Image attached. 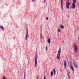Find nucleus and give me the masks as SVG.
Wrapping results in <instances>:
<instances>
[{
    "label": "nucleus",
    "instance_id": "obj_5",
    "mask_svg": "<svg viewBox=\"0 0 79 79\" xmlns=\"http://www.w3.org/2000/svg\"><path fill=\"white\" fill-rule=\"evenodd\" d=\"M35 67H37V57H36L35 60Z\"/></svg>",
    "mask_w": 79,
    "mask_h": 79
},
{
    "label": "nucleus",
    "instance_id": "obj_13",
    "mask_svg": "<svg viewBox=\"0 0 79 79\" xmlns=\"http://www.w3.org/2000/svg\"><path fill=\"white\" fill-rule=\"evenodd\" d=\"M73 4H75V3H76V0H73Z\"/></svg>",
    "mask_w": 79,
    "mask_h": 79
},
{
    "label": "nucleus",
    "instance_id": "obj_8",
    "mask_svg": "<svg viewBox=\"0 0 79 79\" xmlns=\"http://www.w3.org/2000/svg\"><path fill=\"white\" fill-rule=\"evenodd\" d=\"M64 67L65 68H66V61L65 60H64Z\"/></svg>",
    "mask_w": 79,
    "mask_h": 79
},
{
    "label": "nucleus",
    "instance_id": "obj_6",
    "mask_svg": "<svg viewBox=\"0 0 79 79\" xmlns=\"http://www.w3.org/2000/svg\"><path fill=\"white\" fill-rule=\"evenodd\" d=\"M72 9H75V8H76V5H75V4H72Z\"/></svg>",
    "mask_w": 79,
    "mask_h": 79
},
{
    "label": "nucleus",
    "instance_id": "obj_3",
    "mask_svg": "<svg viewBox=\"0 0 79 79\" xmlns=\"http://www.w3.org/2000/svg\"><path fill=\"white\" fill-rule=\"evenodd\" d=\"M66 8L67 9H69V6L70 5V2H68V3H66Z\"/></svg>",
    "mask_w": 79,
    "mask_h": 79
},
{
    "label": "nucleus",
    "instance_id": "obj_7",
    "mask_svg": "<svg viewBox=\"0 0 79 79\" xmlns=\"http://www.w3.org/2000/svg\"><path fill=\"white\" fill-rule=\"evenodd\" d=\"M70 64H71V66H70V68L71 69H72V71H74V68H73V67L72 65V64H71V63H70Z\"/></svg>",
    "mask_w": 79,
    "mask_h": 79
},
{
    "label": "nucleus",
    "instance_id": "obj_21",
    "mask_svg": "<svg viewBox=\"0 0 79 79\" xmlns=\"http://www.w3.org/2000/svg\"><path fill=\"white\" fill-rule=\"evenodd\" d=\"M58 32H60V29H58Z\"/></svg>",
    "mask_w": 79,
    "mask_h": 79
},
{
    "label": "nucleus",
    "instance_id": "obj_15",
    "mask_svg": "<svg viewBox=\"0 0 79 79\" xmlns=\"http://www.w3.org/2000/svg\"><path fill=\"white\" fill-rule=\"evenodd\" d=\"M0 27L2 29V30H4V28H3V26H0Z\"/></svg>",
    "mask_w": 79,
    "mask_h": 79
},
{
    "label": "nucleus",
    "instance_id": "obj_22",
    "mask_svg": "<svg viewBox=\"0 0 79 79\" xmlns=\"http://www.w3.org/2000/svg\"><path fill=\"white\" fill-rule=\"evenodd\" d=\"M46 19L47 20H48V17H47Z\"/></svg>",
    "mask_w": 79,
    "mask_h": 79
},
{
    "label": "nucleus",
    "instance_id": "obj_2",
    "mask_svg": "<svg viewBox=\"0 0 79 79\" xmlns=\"http://www.w3.org/2000/svg\"><path fill=\"white\" fill-rule=\"evenodd\" d=\"M77 50H78V48L77 47V46L75 44H74V51L76 53H77Z\"/></svg>",
    "mask_w": 79,
    "mask_h": 79
},
{
    "label": "nucleus",
    "instance_id": "obj_14",
    "mask_svg": "<svg viewBox=\"0 0 79 79\" xmlns=\"http://www.w3.org/2000/svg\"><path fill=\"white\" fill-rule=\"evenodd\" d=\"M53 73L52 71H51V77H52L53 76Z\"/></svg>",
    "mask_w": 79,
    "mask_h": 79
},
{
    "label": "nucleus",
    "instance_id": "obj_17",
    "mask_svg": "<svg viewBox=\"0 0 79 79\" xmlns=\"http://www.w3.org/2000/svg\"><path fill=\"white\" fill-rule=\"evenodd\" d=\"M24 79H25V78H26V72H24Z\"/></svg>",
    "mask_w": 79,
    "mask_h": 79
},
{
    "label": "nucleus",
    "instance_id": "obj_1",
    "mask_svg": "<svg viewBox=\"0 0 79 79\" xmlns=\"http://www.w3.org/2000/svg\"><path fill=\"white\" fill-rule=\"evenodd\" d=\"M60 55H61V48H60L57 56V58L58 60H60Z\"/></svg>",
    "mask_w": 79,
    "mask_h": 79
},
{
    "label": "nucleus",
    "instance_id": "obj_26",
    "mask_svg": "<svg viewBox=\"0 0 79 79\" xmlns=\"http://www.w3.org/2000/svg\"><path fill=\"white\" fill-rule=\"evenodd\" d=\"M44 3H45V1H44Z\"/></svg>",
    "mask_w": 79,
    "mask_h": 79
},
{
    "label": "nucleus",
    "instance_id": "obj_19",
    "mask_svg": "<svg viewBox=\"0 0 79 79\" xmlns=\"http://www.w3.org/2000/svg\"><path fill=\"white\" fill-rule=\"evenodd\" d=\"M47 50H48L47 47H46V52H47Z\"/></svg>",
    "mask_w": 79,
    "mask_h": 79
},
{
    "label": "nucleus",
    "instance_id": "obj_23",
    "mask_svg": "<svg viewBox=\"0 0 79 79\" xmlns=\"http://www.w3.org/2000/svg\"><path fill=\"white\" fill-rule=\"evenodd\" d=\"M40 37H41V39H42V36L41 35V36H40Z\"/></svg>",
    "mask_w": 79,
    "mask_h": 79
},
{
    "label": "nucleus",
    "instance_id": "obj_24",
    "mask_svg": "<svg viewBox=\"0 0 79 79\" xmlns=\"http://www.w3.org/2000/svg\"><path fill=\"white\" fill-rule=\"evenodd\" d=\"M44 79H46V78H45V77H44Z\"/></svg>",
    "mask_w": 79,
    "mask_h": 79
},
{
    "label": "nucleus",
    "instance_id": "obj_16",
    "mask_svg": "<svg viewBox=\"0 0 79 79\" xmlns=\"http://www.w3.org/2000/svg\"><path fill=\"white\" fill-rule=\"evenodd\" d=\"M53 71H54V75H55L56 74V71H55V69H53Z\"/></svg>",
    "mask_w": 79,
    "mask_h": 79
},
{
    "label": "nucleus",
    "instance_id": "obj_11",
    "mask_svg": "<svg viewBox=\"0 0 79 79\" xmlns=\"http://www.w3.org/2000/svg\"><path fill=\"white\" fill-rule=\"evenodd\" d=\"M73 64L74 65V67H75V68H77V64H75L74 63Z\"/></svg>",
    "mask_w": 79,
    "mask_h": 79
},
{
    "label": "nucleus",
    "instance_id": "obj_18",
    "mask_svg": "<svg viewBox=\"0 0 79 79\" xmlns=\"http://www.w3.org/2000/svg\"><path fill=\"white\" fill-rule=\"evenodd\" d=\"M61 29H64V26H62L61 27Z\"/></svg>",
    "mask_w": 79,
    "mask_h": 79
},
{
    "label": "nucleus",
    "instance_id": "obj_12",
    "mask_svg": "<svg viewBox=\"0 0 79 79\" xmlns=\"http://www.w3.org/2000/svg\"><path fill=\"white\" fill-rule=\"evenodd\" d=\"M70 74V73L68 72V77H69V79H70V76L69 75Z\"/></svg>",
    "mask_w": 79,
    "mask_h": 79
},
{
    "label": "nucleus",
    "instance_id": "obj_28",
    "mask_svg": "<svg viewBox=\"0 0 79 79\" xmlns=\"http://www.w3.org/2000/svg\"><path fill=\"white\" fill-rule=\"evenodd\" d=\"M55 53H56V52H54Z\"/></svg>",
    "mask_w": 79,
    "mask_h": 79
},
{
    "label": "nucleus",
    "instance_id": "obj_20",
    "mask_svg": "<svg viewBox=\"0 0 79 79\" xmlns=\"http://www.w3.org/2000/svg\"><path fill=\"white\" fill-rule=\"evenodd\" d=\"M3 79H6V78H5V77H3Z\"/></svg>",
    "mask_w": 79,
    "mask_h": 79
},
{
    "label": "nucleus",
    "instance_id": "obj_10",
    "mask_svg": "<svg viewBox=\"0 0 79 79\" xmlns=\"http://www.w3.org/2000/svg\"><path fill=\"white\" fill-rule=\"evenodd\" d=\"M48 44H50V43H51V40H50V38L48 40Z\"/></svg>",
    "mask_w": 79,
    "mask_h": 79
},
{
    "label": "nucleus",
    "instance_id": "obj_27",
    "mask_svg": "<svg viewBox=\"0 0 79 79\" xmlns=\"http://www.w3.org/2000/svg\"><path fill=\"white\" fill-rule=\"evenodd\" d=\"M33 2H34V0H32Z\"/></svg>",
    "mask_w": 79,
    "mask_h": 79
},
{
    "label": "nucleus",
    "instance_id": "obj_9",
    "mask_svg": "<svg viewBox=\"0 0 79 79\" xmlns=\"http://www.w3.org/2000/svg\"><path fill=\"white\" fill-rule=\"evenodd\" d=\"M61 3V8H62V10H63V0H60Z\"/></svg>",
    "mask_w": 79,
    "mask_h": 79
},
{
    "label": "nucleus",
    "instance_id": "obj_25",
    "mask_svg": "<svg viewBox=\"0 0 79 79\" xmlns=\"http://www.w3.org/2000/svg\"><path fill=\"white\" fill-rule=\"evenodd\" d=\"M42 33H41V34H40V36H42Z\"/></svg>",
    "mask_w": 79,
    "mask_h": 79
},
{
    "label": "nucleus",
    "instance_id": "obj_4",
    "mask_svg": "<svg viewBox=\"0 0 79 79\" xmlns=\"http://www.w3.org/2000/svg\"><path fill=\"white\" fill-rule=\"evenodd\" d=\"M26 37V39L27 40V37H29V34H28V30L27 29V32Z\"/></svg>",
    "mask_w": 79,
    "mask_h": 79
}]
</instances>
